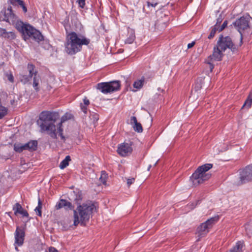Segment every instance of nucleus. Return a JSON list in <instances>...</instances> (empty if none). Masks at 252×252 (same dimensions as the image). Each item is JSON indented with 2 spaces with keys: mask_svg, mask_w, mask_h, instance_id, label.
Instances as JSON below:
<instances>
[{
  "mask_svg": "<svg viewBox=\"0 0 252 252\" xmlns=\"http://www.w3.org/2000/svg\"><path fill=\"white\" fill-rule=\"evenodd\" d=\"M58 114L50 111H43L39 115L38 122L41 132H46L52 138L57 139V128L55 123L58 119Z\"/></svg>",
  "mask_w": 252,
  "mask_h": 252,
  "instance_id": "1",
  "label": "nucleus"
},
{
  "mask_svg": "<svg viewBox=\"0 0 252 252\" xmlns=\"http://www.w3.org/2000/svg\"><path fill=\"white\" fill-rule=\"evenodd\" d=\"M90 43V39L81 34L72 32L66 35L65 50L68 55H73L80 52L83 45H88Z\"/></svg>",
  "mask_w": 252,
  "mask_h": 252,
  "instance_id": "2",
  "label": "nucleus"
},
{
  "mask_svg": "<svg viewBox=\"0 0 252 252\" xmlns=\"http://www.w3.org/2000/svg\"><path fill=\"white\" fill-rule=\"evenodd\" d=\"M95 209V205L92 202H87L78 205L73 210V224L77 226L80 223L81 225L85 226Z\"/></svg>",
  "mask_w": 252,
  "mask_h": 252,
  "instance_id": "3",
  "label": "nucleus"
},
{
  "mask_svg": "<svg viewBox=\"0 0 252 252\" xmlns=\"http://www.w3.org/2000/svg\"><path fill=\"white\" fill-rule=\"evenodd\" d=\"M0 20L6 21L11 25H14L16 29L21 33L23 32L27 25L19 20L18 17L14 13L11 6H9L7 9L1 11Z\"/></svg>",
  "mask_w": 252,
  "mask_h": 252,
  "instance_id": "4",
  "label": "nucleus"
},
{
  "mask_svg": "<svg viewBox=\"0 0 252 252\" xmlns=\"http://www.w3.org/2000/svg\"><path fill=\"white\" fill-rule=\"evenodd\" d=\"M213 164L206 163L199 166L192 174L190 179L194 186H198L208 180L211 176V174L207 172L212 168Z\"/></svg>",
  "mask_w": 252,
  "mask_h": 252,
  "instance_id": "5",
  "label": "nucleus"
},
{
  "mask_svg": "<svg viewBox=\"0 0 252 252\" xmlns=\"http://www.w3.org/2000/svg\"><path fill=\"white\" fill-rule=\"evenodd\" d=\"M121 83L119 81L103 82L97 84L96 88L103 94L111 93L120 89Z\"/></svg>",
  "mask_w": 252,
  "mask_h": 252,
  "instance_id": "6",
  "label": "nucleus"
},
{
  "mask_svg": "<svg viewBox=\"0 0 252 252\" xmlns=\"http://www.w3.org/2000/svg\"><path fill=\"white\" fill-rule=\"evenodd\" d=\"M217 44L222 51H225L227 49H229L232 52H235L238 50L237 46L233 43L231 38L228 36L224 37L222 35H220Z\"/></svg>",
  "mask_w": 252,
  "mask_h": 252,
  "instance_id": "7",
  "label": "nucleus"
},
{
  "mask_svg": "<svg viewBox=\"0 0 252 252\" xmlns=\"http://www.w3.org/2000/svg\"><path fill=\"white\" fill-rule=\"evenodd\" d=\"M218 220V217H213L202 223L197 228L196 234L198 237L201 238L205 236Z\"/></svg>",
  "mask_w": 252,
  "mask_h": 252,
  "instance_id": "8",
  "label": "nucleus"
},
{
  "mask_svg": "<svg viewBox=\"0 0 252 252\" xmlns=\"http://www.w3.org/2000/svg\"><path fill=\"white\" fill-rule=\"evenodd\" d=\"M238 185H241L252 181V164L248 165L239 171Z\"/></svg>",
  "mask_w": 252,
  "mask_h": 252,
  "instance_id": "9",
  "label": "nucleus"
},
{
  "mask_svg": "<svg viewBox=\"0 0 252 252\" xmlns=\"http://www.w3.org/2000/svg\"><path fill=\"white\" fill-rule=\"evenodd\" d=\"M222 52L224 51H222L217 44L214 47L213 54L208 57V60L206 61L207 63L209 64L211 72L212 71L214 67V64L211 62L221 61L223 56Z\"/></svg>",
  "mask_w": 252,
  "mask_h": 252,
  "instance_id": "10",
  "label": "nucleus"
},
{
  "mask_svg": "<svg viewBox=\"0 0 252 252\" xmlns=\"http://www.w3.org/2000/svg\"><path fill=\"white\" fill-rule=\"evenodd\" d=\"M233 25L241 34L240 40H243L242 32L249 27V18L241 17L233 23Z\"/></svg>",
  "mask_w": 252,
  "mask_h": 252,
  "instance_id": "11",
  "label": "nucleus"
},
{
  "mask_svg": "<svg viewBox=\"0 0 252 252\" xmlns=\"http://www.w3.org/2000/svg\"><path fill=\"white\" fill-rule=\"evenodd\" d=\"M132 150L131 143L124 142L118 145L117 152L119 155L125 157L131 154Z\"/></svg>",
  "mask_w": 252,
  "mask_h": 252,
  "instance_id": "12",
  "label": "nucleus"
},
{
  "mask_svg": "<svg viewBox=\"0 0 252 252\" xmlns=\"http://www.w3.org/2000/svg\"><path fill=\"white\" fill-rule=\"evenodd\" d=\"M71 115L69 114L66 113L61 118V122L57 125V133L59 134V135L61 137V138L63 141H65L66 138L63 135V123L65 121L69 120L71 118Z\"/></svg>",
  "mask_w": 252,
  "mask_h": 252,
  "instance_id": "13",
  "label": "nucleus"
},
{
  "mask_svg": "<svg viewBox=\"0 0 252 252\" xmlns=\"http://www.w3.org/2000/svg\"><path fill=\"white\" fill-rule=\"evenodd\" d=\"M25 231L23 228L17 227L15 232V244L18 246L23 245L25 238Z\"/></svg>",
  "mask_w": 252,
  "mask_h": 252,
  "instance_id": "14",
  "label": "nucleus"
},
{
  "mask_svg": "<svg viewBox=\"0 0 252 252\" xmlns=\"http://www.w3.org/2000/svg\"><path fill=\"white\" fill-rule=\"evenodd\" d=\"M64 208L65 210H73V206L71 203L66 200L61 199L56 204L55 208L56 210H59Z\"/></svg>",
  "mask_w": 252,
  "mask_h": 252,
  "instance_id": "15",
  "label": "nucleus"
},
{
  "mask_svg": "<svg viewBox=\"0 0 252 252\" xmlns=\"http://www.w3.org/2000/svg\"><path fill=\"white\" fill-rule=\"evenodd\" d=\"M69 199L73 200L76 203L79 204L82 199V191L79 189H76L70 192Z\"/></svg>",
  "mask_w": 252,
  "mask_h": 252,
  "instance_id": "16",
  "label": "nucleus"
},
{
  "mask_svg": "<svg viewBox=\"0 0 252 252\" xmlns=\"http://www.w3.org/2000/svg\"><path fill=\"white\" fill-rule=\"evenodd\" d=\"M13 210L14 212V214L17 215L18 214L22 215L23 217H29L28 212L24 210L22 206L18 203L15 204L13 207Z\"/></svg>",
  "mask_w": 252,
  "mask_h": 252,
  "instance_id": "17",
  "label": "nucleus"
},
{
  "mask_svg": "<svg viewBox=\"0 0 252 252\" xmlns=\"http://www.w3.org/2000/svg\"><path fill=\"white\" fill-rule=\"evenodd\" d=\"M0 34L3 37L10 40L14 39L16 37L14 32H7L5 29L2 28L0 29Z\"/></svg>",
  "mask_w": 252,
  "mask_h": 252,
  "instance_id": "18",
  "label": "nucleus"
},
{
  "mask_svg": "<svg viewBox=\"0 0 252 252\" xmlns=\"http://www.w3.org/2000/svg\"><path fill=\"white\" fill-rule=\"evenodd\" d=\"M33 31V33H32L31 36L29 38H30L38 42L44 39L43 36L39 31H37L35 29H34Z\"/></svg>",
  "mask_w": 252,
  "mask_h": 252,
  "instance_id": "19",
  "label": "nucleus"
},
{
  "mask_svg": "<svg viewBox=\"0 0 252 252\" xmlns=\"http://www.w3.org/2000/svg\"><path fill=\"white\" fill-rule=\"evenodd\" d=\"M24 146L26 150L35 151L37 146V142L36 140H31L29 142L24 144Z\"/></svg>",
  "mask_w": 252,
  "mask_h": 252,
  "instance_id": "20",
  "label": "nucleus"
},
{
  "mask_svg": "<svg viewBox=\"0 0 252 252\" xmlns=\"http://www.w3.org/2000/svg\"><path fill=\"white\" fill-rule=\"evenodd\" d=\"M35 28L29 24H27L22 32L23 35L27 38H29L33 33V30Z\"/></svg>",
  "mask_w": 252,
  "mask_h": 252,
  "instance_id": "21",
  "label": "nucleus"
},
{
  "mask_svg": "<svg viewBox=\"0 0 252 252\" xmlns=\"http://www.w3.org/2000/svg\"><path fill=\"white\" fill-rule=\"evenodd\" d=\"M27 69L29 72V75L32 78L35 76V75H38V72L35 69V66L32 63H28L27 65Z\"/></svg>",
  "mask_w": 252,
  "mask_h": 252,
  "instance_id": "22",
  "label": "nucleus"
},
{
  "mask_svg": "<svg viewBox=\"0 0 252 252\" xmlns=\"http://www.w3.org/2000/svg\"><path fill=\"white\" fill-rule=\"evenodd\" d=\"M252 92H251L248 96L246 100L243 104L242 109H246L248 110L252 106Z\"/></svg>",
  "mask_w": 252,
  "mask_h": 252,
  "instance_id": "23",
  "label": "nucleus"
},
{
  "mask_svg": "<svg viewBox=\"0 0 252 252\" xmlns=\"http://www.w3.org/2000/svg\"><path fill=\"white\" fill-rule=\"evenodd\" d=\"M40 78L39 75H35L33 77V84L32 86L36 92H38L40 90L39 87Z\"/></svg>",
  "mask_w": 252,
  "mask_h": 252,
  "instance_id": "24",
  "label": "nucleus"
},
{
  "mask_svg": "<svg viewBox=\"0 0 252 252\" xmlns=\"http://www.w3.org/2000/svg\"><path fill=\"white\" fill-rule=\"evenodd\" d=\"M243 246V243L239 241L236 243L234 247L227 252H242Z\"/></svg>",
  "mask_w": 252,
  "mask_h": 252,
  "instance_id": "25",
  "label": "nucleus"
},
{
  "mask_svg": "<svg viewBox=\"0 0 252 252\" xmlns=\"http://www.w3.org/2000/svg\"><path fill=\"white\" fill-rule=\"evenodd\" d=\"M128 34H129V37L126 40V43L130 44L132 43L135 39V36L134 32L133 30L129 29L128 31Z\"/></svg>",
  "mask_w": 252,
  "mask_h": 252,
  "instance_id": "26",
  "label": "nucleus"
},
{
  "mask_svg": "<svg viewBox=\"0 0 252 252\" xmlns=\"http://www.w3.org/2000/svg\"><path fill=\"white\" fill-rule=\"evenodd\" d=\"M70 160V157L69 156H66L65 158L60 163L59 167L62 169L65 168L68 165L69 161Z\"/></svg>",
  "mask_w": 252,
  "mask_h": 252,
  "instance_id": "27",
  "label": "nucleus"
},
{
  "mask_svg": "<svg viewBox=\"0 0 252 252\" xmlns=\"http://www.w3.org/2000/svg\"><path fill=\"white\" fill-rule=\"evenodd\" d=\"M145 82L144 77H142L141 79L135 81L133 83V87L136 89H141Z\"/></svg>",
  "mask_w": 252,
  "mask_h": 252,
  "instance_id": "28",
  "label": "nucleus"
},
{
  "mask_svg": "<svg viewBox=\"0 0 252 252\" xmlns=\"http://www.w3.org/2000/svg\"><path fill=\"white\" fill-rule=\"evenodd\" d=\"M14 150L15 152L21 153L25 150L24 144L20 143H15L14 144Z\"/></svg>",
  "mask_w": 252,
  "mask_h": 252,
  "instance_id": "29",
  "label": "nucleus"
},
{
  "mask_svg": "<svg viewBox=\"0 0 252 252\" xmlns=\"http://www.w3.org/2000/svg\"><path fill=\"white\" fill-rule=\"evenodd\" d=\"M42 202L40 199H38V206L35 208L34 211L38 216H41Z\"/></svg>",
  "mask_w": 252,
  "mask_h": 252,
  "instance_id": "30",
  "label": "nucleus"
},
{
  "mask_svg": "<svg viewBox=\"0 0 252 252\" xmlns=\"http://www.w3.org/2000/svg\"><path fill=\"white\" fill-rule=\"evenodd\" d=\"M202 79L198 78L196 80V83L195 84L194 90L195 91H198L202 88Z\"/></svg>",
  "mask_w": 252,
  "mask_h": 252,
  "instance_id": "31",
  "label": "nucleus"
},
{
  "mask_svg": "<svg viewBox=\"0 0 252 252\" xmlns=\"http://www.w3.org/2000/svg\"><path fill=\"white\" fill-rule=\"evenodd\" d=\"M133 128L134 130L135 131H137V132H139V133L142 132L143 131L142 126H141V124L139 123H138V122L137 123L135 124L134 125H133Z\"/></svg>",
  "mask_w": 252,
  "mask_h": 252,
  "instance_id": "32",
  "label": "nucleus"
},
{
  "mask_svg": "<svg viewBox=\"0 0 252 252\" xmlns=\"http://www.w3.org/2000/svg\"><path fill=\"white\" fill-rule=\"evenodd\" d=\"M219 28H217V25H215L214 27L212 29L210 33L208 35V38L210 39L212 38L216 34V32H219Z\"/></svg>",
  "mask_w": 252,
  "mask_h": 252,
  "instance_id": "33",
  "label": "nucleus"
},
{
  "mask_svg": "<svg viewBox=\"0 0 252 252\" xmlns=\"http://www.w3.org/2000/svg\"><path fill=\"white\" fill-rule=\"evenodd\" d=\"M7 112V110L5 107L0 105V119H2L6 115Z\"/></svg>",
  "mask_w": 252,
  "mask_h": 252,
  "instance_id": "34",
  "label": "nucleus"
},
{
  "mask_svg": "<svg viewBox=\"0 0 252 252\" xmlns=\"http://www.w3.org/2000/svg\"><path fill=\"white\" fill-rule=\"evenodd\" d=\"M148 7H155L158 3V0H148L147 1Z\"/></svg>",
  "mask_w": 252,
  "mask_h": 252,
  "instance_id": "35",
  "label": "nucleus"
},
{
  "mask_svg": "<svg viewBox=\"0 0 252 252\" xmlns=\"http://www.w3.org/2000/svg\"><path fill=\"white\" fill-rule=\"evenodd\" d=\"M32 78L29 75H22L21 77V81L25 84L29 82L32 79Z\"/></svg>",
  "mask_w": 252,
  "mask_h": 252,
  "instance_id": "36",
  "label": "nucleus"
},
{
  "mask_svg": "<svg viewBox=\"0 0 252 252\" xmlns=\"http://www.w3.org/2000/svg\"><path fill=\"white\" fill-rule=\"evenodd\" d=\"M99 180L103 183L105 184L106 182V174L104 171H102Z\"/></svg>",
  "mask_w": 252,
  "mask_h": 252,
  "instance_id": "37",
  "label": "nucleus"
},
{
  "mask_svg": "<svg viewBox=\"0 0 252 252\" xmlns=\"http://www.w3.org/2000/svg\"><path fill=\"white\" fill-rule=\"evenodd\" d=\"M22 1V0H8V2L13 5H18L20 1Z\"/></svg>",
  "mask_w": 252,
  "mask_h": 252,
  "instance_id": "38",
  "label": "nucleus"
},
{
  "mask_svg": "<svg viewBox=\"0 0 252 252\" xmlns=\"http://www.w3.org/2000/svg\"><path fill=\"white\" fill-rule=\"evenodd\" d=\"M18 6H21L22 8L23 11L26 13L27 11V9L26 6H25V4L24 3V2L22 0V1H20V3L18 5Z\"/></svg>",
  "mask_w": 252,
  "mask_h": 252,
  "instance_id": "39",
  "label": "nucleus"
},
{
  "mask_svg": "<svg viewBox=\"0 0 252 252\" xmlns=\"http://www.w3.org/2000/svg\"><path fill=\"white\" fill-rule=\"evenodd\" d=\"M222 21V16L220 15L219 17L217 19V22L215 24V25H217V28H220V23H221Z\"/></svg>",
  "mask_w": 252,
  "mask_h": 252,
  "instance_id": "40",
  "label": "nucleus"
},
{
  "mask_svg": "<svg viewBox=\"0 0 252 252\" xmlns=\"http://www.w3.org/2000/svg\"><path fill=\"white\" fill-rule=\"evenodd\" d=\"M79 6L83 8L85 5V0H77Z\"/></svg>",
  "mask_w": 252,
  "mask_h": 252,
  "instance_id": "41",
  "label": "nucleus"
},
{
  "mask_svg": "<svg viewBox=\"0 0 252 252\" xmlns=\"http://www.w3.org/2000/svg\"><path fill=\"white\" fill-rule=\"evenodd\" d=\"M227 21L225 20V21H224L221 26H220V28H219V32L222 31L227 26Z\"/></svg>",
  "mask_w": 252,
  "mask_h": 252,
  "instance_id": "42",
  "label": "nucleus"
},
{
  "mask_svg": "<svg viewBox=\"0 0 252 252\" xmlns=\"http://www.w3.org/2000/svg\"><path fill=\"white\" fill-rule=\"evenodd\" d=\"M80 107L82 111L85 113L86 114L87 112V108L86 105H84L82 103H81Z\"/></svg>",
  "mask_w": 252,
  "mask_h": 252,
  "instance_id": "43",
  "label": "nucleus"
},
{
  "mask_svg": "<svg viewBox=\"0 0 252 252\" xmlns=\"http://www.w3.org/2000/svg\"><path fill=\"white\" fill-rule=\"evenodd\" d=\"M134 178L128 179L127 180V184L128 186L132 184L134 182Z\"/></svg>",
  "mask_w": 252,
  "mask_h": 252,
  "instance_id": "44",
  "label": "nucleus"
},
{
  "mask_svg": "<svg viewBox=\"0 0 252 252\" xmlns=\"http://www.w3.org/2000/svg\"><path fill=\"white\" fill-rule=\"evenodd\" d=\"M130 122L131 124H133L134 125L138 122L137 119L135 116H132L131 117Z\"/></svg>",
  "mask_w": 252,
  "mask_h": 252,
  "instance_id": "45",
  "label": "nucleus"
},
{
  "mask_svg": "<svg viewBox=\"0 0 252 252\" xmlns=\"http://www.w3.org/2000/svg\"><path fill=\"white\" fill-rule=\"evenodd\" d=\"M7 78L8 80L11 82H13L14 81V77L12 74L8 75Z\"/></svg>",
  "mask_w": 252,
  "mask_h": 252,
  "instance_id": "46",
  "label": "nucleus"
},
{
  "mask_svg": "<svg viewBox=\"0 0 252 252\" xmlns=\"http://www.w3.org/2000/svg\"><path fill=\"white\" fill-rule=\"evenodd\" d=\"M195 44V41H192V42L189 43L188 45V48L189 49L192 48Z\"/></svg>",
  "mask_w": 252,
  "mask_h": 252,
  "instance_id": "47",
  "label": "nucleus"
},
{
  "mask_svg": "<svg viewBox=\"0 0 252 252\" xmlns=\"http://www.w3.org/2000/svg\"><path fill=\"white\" fill-rule=\"evenodd\" d=\"M83 101H84V105L87 106L90 104V101H89V99H87L86 98H85L83 99Z\"/></svg>",
  "mask_w": 252,
  "mask_h": 252,
  "instance_id": "48",
  "label": "nucleus"
},
{
  "mask_svg": "<svg viewBox=\"0 0 252 252\" xmlns=\"http://www.w3.org/2000/svg\"><path fill=\"white\" fill-rule=\"evenodd\" d=\"M48 252H58V251L53 247H50L49 249Z\"/></svg>",
  "mask_w": 252,
  "mask_h": 252,
  "instance_id": "49",
  "label": "nucleus"
},
{
  "mask_svg": "<svg viewBox=\"0 0 252 252\" xmlns=\"http://www.w3.org/2000/svg\"><path fill=\"white\" fill-rule=\"evenodd\" d=\"M10 103L12 105L14 104V103H15V100H11Z\"/></svg>",
  "mask_w": 252,
  "mask_h": 252,
  "instance_id": "50",
  "label": "nucleus"
},
{
  "mask_svg": "<svg viewBox=\"0 0 252 252\" xmlns=\"http://www.w3.org/2000/svg\"><path fill=\"white\" fill-rule=\"evenodd\" d=\"M152 167V165H149L148 167V171H150L151 168Z\"/></svg>",
  "mask_w": 252,
  "mask_h": 252,
  "instance_id": "51",
  "label": "nucleus"
},
{
  "mask_svg": "<svg viewBox=\"0 0 252 252\" xmlns=\"http://www.w3.org/2000/svg\"><path fill=\"white\" fill-rule=\"evenodd\" d=\"M158 160L155 163L154 166H156L157 165V164H158Z\"/></svg>",
  "mask_w": 252,
  "mask_h": 252,
  "instance_id": "52",
  "label": "nucleus"
},
{
  "mask_svg": "<svg viewBox=\"0 0 252 252\" xmlns=\"http://www.w3.org/2000/svg\"><path fill=\"white\" fill-rule=\"evenodd\" d=\"M15 249H16L17 251H18V248H17V247H15Z\"/></svg>",
  "mask_w": 252,
  "mask_h": 252,
  "instance_id": "53",
  "label": "nucleus"
},
{
  "mask_svg": "<svg viewBox=\"0 0 252 252\" xmlns=\"http://www.w3.org/2000/svg\"><path fill=\"white\" fill-rule=\"evenodd\" d=\"M242 42L241 41V44H242ZM240 46H241V44H240Z\"/></svg>",
  "mask_w": 252,
  "mask_h": 252,
  "instance_id": "54",
  "label": "nucleus"
}]
</instances>
